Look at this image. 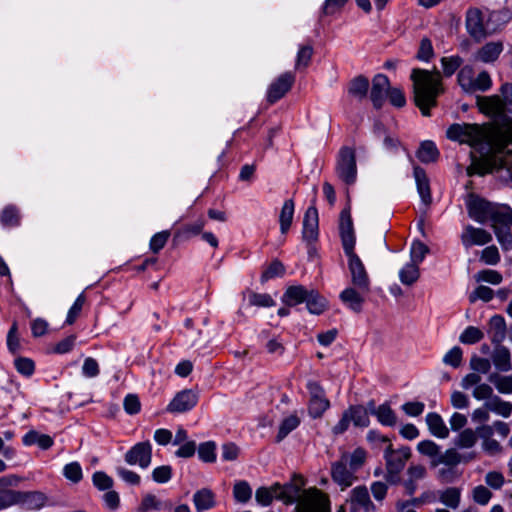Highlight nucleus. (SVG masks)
Here are the masks:
<instances>
[{"label":"nucleus","mask_w":512,"mask_h":512,"mask_svg":"<svg viewBox=\"0 0 512 512\" xmlns=\"http://www.w3.org/2000/svg\"><path fill=\"white\" fill-rule=\"evenodd\" d=\"M446 136L481 153H512V119L505 120L493 132L479 124L455 123L449 126Z\"/></svg>","instance_id":"nucleus-1"},{"label":"nucleus","mask_w":512,"mask_h":512,"mask_svg":"<svg viewBox=\"0 0 512 512\" xmlns=\"http://www.w3.org/2000/svg\"><path fill=\"white\" fill-rule=\"evenodd\" d=\"M305 479L293 474L291 480L283 485L274 484L275 498L286 505L296 503L294 512H331L330 497L316 487L304 489Z\"/></svg>","instance_id":"nucleus-2"},{"label":"nucleus","mask_w":512,"mask_h":512,"mask_svg":"<svg viewBox=\"0 0 512 512\" xmlns=\"http://www.w3.org/2000/svg\"><path fill=\"white\" fill-rule=\"evenodd\" d=\"M415 105L424 116L430 115V109L436 106L437 97L443 92L442 77L439 71H428L420 68L412 70Z\"/></svg>","instance_id":"nucleus-3"},{"label":"nucleus","mask_w":512,"mask_h":512,"mask_svg":"<svg viewBox=\"0 0 512 512\" xmlns=\"http://www.w3.org/2000/svg\"><path fill=\"white\" fill-rule=\"evenodd\" d=\"M494 15V13H490L486 19L480 9L469 8L466 12L465 19V25L468 34L477 42H480L489 35L493 34L496 29L491 27L489 22Z\"/></svg>","instance_id":"nucleus-4"},{"label":"nucleus","mask_w":512,"mask_h":512,"mask_svg":"<svg viewBox=\"0 0 512 512\" xmlns=\"http://www.w3.org/2000/svg\"><path fill=\"white\" fill-rule=\"evenodd\" d=\"M338 178L347 185L355 183L357 178V166L355 152L349 147H343L338 155L336 167Z\"/></svg>","instance_id":"nucleus-5"},{"label":"nucleus","mask_w":512,"mask_h":512,"mask_svg":"<svg viewBox=\"0 0 512 512\" xmlns=\"http://www.w3.org/2000/svg\"><path fill=\"white\" fill-rule=\"evenodd\" d=\"M348 258V269L351 275V283L361 292H369L370 279L364 263L355 253L354 249L344 250Z\"/></svg>","instance_id":"nucleus-6"},{"label":"nucleus","mask_w":512,"mask_h":512,"mask_svg":"<svg viewBox=\"0 0 512 512\" xmlns=\"http://www.w3.org/2000/svg\"><path fill=\"white\" fill-rule=\"evenodd\" d=\"M307 389L310 394L309 414L312 418H320L330 407V402L325 396L324 389L316 381H309Z\"/></svg>","instance_id":"nucleus-7"},{"label":"nucleus","mask_w":512,"mask_h":512,"mask_svg":"<svg viewBox=\"0 0 512 512\" xmlns=\"http://www.w3.org/2000/svg\"><path fill=\"white\" fill-rule=\"evenodd\" d=\"M349 512H374L375 506L370 499L366 486L360 485L353 488L346 499Z\"/></svg>","instance_id":"nucleus-8"},{"label":"nucleus","mask_w":512,"mask_h":512,"mask_svg":"<svg viewBox=\"0 0 512 512\" xmlns=\"http://www.w3.org/2000/svg\"><path fill=\"white\" fill-rule=\"evenodd\" d=\"M129 465H138L146 469L152 462V445L149 441L138 442L133 445L124 456Z\"/></svg>","instance_id":"nucleus-9"},{"label":"nucleus","mask_w":512,"mask_h":512,"mask_svg":"<svg viewBox=\"0 0 512 512\" xmlns=\"http://www.w3.org/2000/svg\"><path fill=\"white\" fill-rule=\"evenodd\" d=\"M295 82V75L293 72H285L277 77L267 89V101L270 104H274L282 97H284L288 91L292 88Z\"/></svg>","instance_id":"nucleus-10"},{"label":"nucleus","mask_w":512,"mask_h":512,"mask_svg":"<svg viewBox=\"0 0 512 512\" xmlns=\"http://www.w3.org/2000/svg\"><path fill=\"white\" fill-rule=\"evenodd\" d=\"M411 449L407 446L393 449L392 444L389 443L384 452V459L386 469H391L394 472H401L406 462L411 458Z\"/></svg>","instance_id":"nucleus-11"},{"label":"nucleus","mask_w":512,"mask_h":512,"mask_svg":"<svg viewBox=\"0 0 512 512\" xmlns=\"http://www.w3.org/2000/svg\"><path fill=\"white\" fill-rule=\"evenodd\" d=\"M197 402L198 393L191 389H185L174 396L166 410L170 413H184L193 409Z\"/></svg>","instance_id":"nucleus-12"},{"label":"nucleus","mask_w":512,"mask_h":512,"mask_svg":"<svg viewBox=\"0 0 512 512\" xmlns=\"http://www.w3.org/2000/svg\"><path fill=\"white\" fill-rule=\"evenodd\" d=\"M493 206L494 203L488 202L474 194H471L467 201L469 216L479 223L488 222Z\"/></svg>","instance_id":"nucleus-13"},{"label":"nucleus","mask_w":512,"mask_h":512,"mask_svg":"<svg viewBox=\"0 0 512 512\" xmlns=\"http://www.w3.org/2000/svg\"><path fill=\"white\" fill-rule=\"evenodd\" d=\"M12 506L21 504L26 509L37 510L44 506L46 497L43 493L38 491L22 492L11 490Z\"/></svg>","instance_id":"nucleus-14"},{"label":"nucleus","mask_w":512,"mask_h":512,"mask_svg":"<svg viewBox=\"0 0 512 512\" xmlns=\"http://www.w3.org/2000/svg\"><path fill=\"white\" fill-rule=\"evenodd\" d=\"M354 473L355 472L341 459L334 462L331 466L332 480L341 486L342 490L350 487L356 480Z\"/></svg>","instance_id":"nucleus-15"},{"label":"nucleus","mask_w":512,"mask_h":512,"mask_svg":"<svg viewBox=\"0 0 512 512\" xmlns=\"http://www.w3.org/2000/svg\"><path fill=\"white\" fill-rule=\"evenodd\" d=\"M461 241L466 248L473 245L482 246L492 241V235L485 229L468 225L462 232Z\"/></svg>","instance_id":"nucleus-16"},{"label":"nucleus","mask_w":512,"mask_h":512,"mask_svg":"<svg viewBox=\"0 0 512 512\" xmlns=\"http://www.w3.org/2000/svg\"><path fill=\"white\" fill-rule=\"evenodd\" d=\"M390 90V81L384 74H377L372 81V89L370 93L371 101L375 108L382 107L385 98Z\"/></svg>","instance_id":"nucleus-17"},{"label":"nucleus","mask_w":512,"mask_h":512,"mask_svg":"<svg viewBox=\"0 0 512 512\" xmlns=\"http://www.w3.org/2000/svg\"><path fill=\"white\" fill-rule=\"evenodd\" d=\"M426 475L427 470L425 466L421 464H411L406 471V478L402 482L405 494L412 496L418 489V482L424 479Z\"/></svg>","instance_id":"nucleus-18"},{"label":"nucleus","mask_w":512,"mask_h":512,"mask_svg":"<svg viewBox=\"0 0 512 512\" xmlns=\"http://www.w3.org/2000/svg\"><path fill=\"white\" fill-rule=\"evenodd\" d=\"M340 235L344 250L354 249L355 235L349 209H344L340 215Z\"/></svg>","instance_id":"nucleus-19"},{"label":"nucleus","mask_w":512,"mask_h":512,"mask_svg":"<svg viewBox=\"0 0 512 512\" xmlns=\"http://www.w3.org/2000/svg\"><path fill=\"white\" fill-rule=\"evenodd\" d=\"M318 211L315 206H310L303 219V239L308 242L315 241L318 237Z\"/></svg>","instance_id":"nucleus-20"},{"label":"nucleus","mask_w":512,"mask_h":512,"mask_svg":"<svg viewBox=\"0 0 512 512\" xmlns=\"http://www.w3.org/2000/svg\"><path fill=\"white\" fill-rule=\"evenodd\" d=\"M487 334L494 345L501 344L507 335V326L503 316L494 315L489 319Z\"/></svg>","instance_id":"nucleus-21"},{"label":"nucleus","mask_w":512,"mask_h":512,"mask_svg":"<svg viewBox=\"0 0 512 512\" xmlns=\"http://www.w3.org/2000/svg\"><path fill=\"white\" fill-rule=\"evenodd\" d=\"M478 105L480 110L488 115H501L505 111V107L509 106L502 96V98L498 95L481 97L478 100Z\"/></svg>","instance_id":"nucleus-22"},{"label":"nucleus","mask_w":512,"mask_h":512,"mask_svg":"<svg viewBox=\"0 0 512 512\" xmlns=\"http://www.w3.org/2000/svg\"><path fill=\"white\" fill-rule=\"evenodd\" d=\"M414 178L417 185V191L420 195L422 202L425 206H429L432 202L431 190L429 179L423 168L419 166L414 167Z\"/></svg>","instance_id":"nucleus-23"},{"label":"nucleus","mask_w":512,"mask_h":512,"mask_svg":"<svg viewBox=\"0 0 512 512\" xmlns=\"http://www.w3.org/2000/svg\"><path fill=\"white\" fill-rule=\"evenodd\" d=\"M493 230L496 227H508L512 225V209L506 205L494 204L489 220Z\"/></svg>","instance_id":"nucleus-24"},{"label":"nucleus","mask_w":512,"mask_h":512,"mask_svg":"<svg viewBox=\"0 0 512 512\" xmlns=\"http://www.w3.org/2000/svg\"><path fill=\"white\" fill-rule=\"evenodd\" d=\"M491 358L497 370L508 372L512 369L511 353L507 347L495 345Z\"/></svg>","instance_id":"nucleus-25"},{"label":"nucleus","mask_w":512,"mask_h":512,"mask_svg":"<svg viewBox=\"0 0 512 512\" xmlns=\"http://www.w3.org/2000/svg\"><path fill=\"white\" fill-rule=\"evenodd\" d=\"M365 293L358 290L355 286L349 287L341 292L340 299L354 312H360L364 302L363 294Z\"/></svg>","instance_id":"nucleus-26"},{"label":"nucleus","mask_w":512,"mask_h":512,"mask_svg":"<svg viewBox=\"0 0 512 512\" xmlns=\"http://www.w3.org/2000/svg\"><path fill=\"white\" fill-rule=\"evenodd\" d=\"M310 290L302 285L289 286L282 296V302L287 306H295L306 301Z\"/></svg>","instance_id":"nucleus-27"},{"label":"nucleus","mask_w":512,"mask_h":512,"mask_svg":"<svg viewBox=\"0 0 512 512\" xmlns=\"http://www.w3.org/2000/svg\"><path fill=\"white\" fill-rule=\"evenodd\" d=\"M426 424L430 433L441 439L449 436V429L446 426L442 417L436 412H430L426 415Z\"/></svg>","instance_id":"nucleus-28"},{"label":"nucleus","mask_w":512,"mask_h":512,"mask_svg":"<svg viewBox=\"0 0 512 512\" xmlns=\"http://www.w3.org/2000/svg\"><path fill=\"white\" fill-rule=\"evenodd\" d=\"M439 501L446 506L456 510L461 503V489L458 487H448L438 492Z\"/></svg>","instance_id":"nucleus-29"},{"label":"nucleus","mask_w":512,"mask_h":512,"mask_svg":"<svg viewBox=\"0 0 512 512\" xmlns=\"http://www.w3.org/2000/svg\"><path fill=\"white\" fill-rule=\"evenodd\" d=\"M347 413L350 421L356 427L365 428L370 424V419L368 415V410L362 405H353L350 406L347 410Z\"/></svg>","instance_id":"nucleus-30"},{"label":"nucleus","mask_w":512,"mask_h":512,"mask_svg":"<svg viewBox=\"0 0 512 512\" xmlns=\"http://www.w3.org/2000/svg\"><path fill=\"white\" fill-rule=\"evenodd\" d=\"M193 503L197 512H203L214 507L215 496L211 490L203 488L194 494Z\"/></svg>","instance_id":"nucleus-31"},{"label":"nucleus","mask_w":512,"mask_h":512,"mask_svg":"<svg viewBox=\"0 0 512 512\" xmlns=\"http://www.w3.org/2000/svg\"><path fill=\"white\" fill-rule=\"evenodd\" d=\"M503 50L501 42H489L485 44L476 55V58L484 63L495 61Z\"/></svg>","instance_id":"nucleus-32"},{"label":"nucleus","mask_w":512,"mask_h":512,"mask_svg":"<svg viewBox=\"0 0 512 512\" xmlns=\"http://www.w3.org/2000/svg\"><path fill=\"white\" fill-rule=\"evenodd\" d=\"M373 415L381 425L393 427L397 424V415L387 402L379 405Z\"/></svg>","instance_id":"nucleus-33"},{"label":"nucleus","mask_w":512,"mask_h":512,"mask_svg":"<svg viewBox=\"0 0 512 512\" xmlns=\"http://www.w3.org/2000/svg\"><path fill=\"white\" fill-rule=\"evenodd\" d=\"M473 458H474V455H470V457L468 459H463L462 455L455 448H450V449H447L444 453L440 452L439 457L437 459L433 460L432 464L434 466H437L440 464H444L447 466H456L463 460L466 461V460H470Z\"/></svg>","instance_id":"nucleus-34"},{"label":"nucleus","mask_w":512,"mask_h":512,"mask_svg":"<svg viewBox=\"0 0 512 512\" xmlns=\"http://www.w3.org/2000/svg\"><path fill=\"white\" fill-rule=\"evenodd\" d=\"M485 407L505 418L512 414V403L502 400L499 396H493L489 401H486Z\"/></svg>","instance_id":"nucleus-35"},{"label":"nucleus","mask_w":512,"mask_h":512,"mask_svg":"<svg viewBox=\"0 0 512 512\" xmlns=\"http://www.w3.org/2000/svg\"><path fill=\"white\" fill-rule=\"evenodd\" d=\"M366 455V451L359 447L352 453H343L340 459L343 460L352 469V471L356 472L365 463Z\"/></svg>","instance_id":"nucleus-36"},{"label":"nucleus","mask_w":512,"mask_h":512,"mask_svg":"<svg viewBox=\"0 0 512 512\" xmlns=\"http://www.w3.org/2000/svg\"><path fill=\"white\" fill-rule=\"evenodd\" d=\"M300 423L301 420L297 414H291L285 417L279 425L276 442H281L283 439H285L290 432L295 430L300 425Z\"/></svg>","instance_id":"nucleus-37"},{"label":"nucleus","mask_w":512,"mask_h":512,"mask_svg":"<svg viewBox=\"0 0 512 512\" xmlns=\"http://www.w3.org/2000/svg\"><path fill=\"white\" fill-rule=\"evenodd\" d=\"M294 215V202L292 199H288L284 202L280 215H279V223H280V231L282 234H286L292 224Z\"/></svg>","instance_id":"nucleus-38"},{"label":"nucleus","mask_w":512,"mask_h":512,"mask_svg":"<svg viewBox=\"0 0 512 512\" xmlns=\"http://www.w3.org/2000/svg\"><path fill=\"white\" fill-rule=\"evenodd\" d=\"M417 157L423 163H431L437 160L439 151L434 142L424 141L417 151Z\"/></svg>","instance_id":"nucleus-39"},{"label":"nucleus","mask_w":512,"mask_h":512,"mask_svg":"<svg viewBox=\"0 0 512 512\" xmlns=\"http://www.w3.org/2000/svg\"><path fill=\"white\" fill-rule=\"evenodd\" d=\"M476 432L471 428L463 429L454 439V445L459 449H470L477 443Z\"/></svg>","instance_id":"nucleus-40"},{"label":"nucleus","mask_w":512,"mask_h":512,"mask_svg":"<svg viewBox=\"0 0 512 512\" xmlns=\"http://www.w3.org/2000/svg\"><path fill=\"white\" fill-rule=\"evenodd\" d=\"M419 276V265L414 262L407 263L399 272L401 283L408 286L414 284Z\"/></svg>","instance_id":"nucleus-41"},{"label":"nucleus","mask_w":512,"mask_h":512,"mask_svg":"<svg viewBox=\"0 0 512 512\" xmlns=\"http://www.w3.org/2000/svg\"><path fill=\"white\" fill-rule=\"evenodd\" d=\"M369 88V81L364 76H357L351 80L348 92L353 97L363 99L367 95Z\"/></svg>","instance_id":"nucleus-42"},{"label":"nucleus","mask_w":512,"mask_h":512,"mask_svg":"<svg viewBox=\"0 0 512 512\" xmlns=\"http://www.w3.org/2000/svg\"><path fill=\"white\" fill-rule=\"evenodd\" d=\"M0 222L4 227H15L20 224V213L16 206L8 205L0 213Z\"/></svg>","instance_id":"nucleus-43"},{"label":"nucleus","mask_w":512,"mask_h":512,"mask_svg":"<svg viewBox=\"0 0 512 512\" xmlns=\"http://www.w3.org/2000/svg\"><path fill=\"white\" fill-rule=\"evenodd\" d=\"M172 503L166 502L162 503L159 501L155 495L148 494L144 496L142 499L141 505L139 507L140 512H148L150 510H162V509H171Z\"/></svg>","instance_id":"nucleus-44"},{"label":"nucleus","mask_w":512,"mask_h":512,"mask_svg":"<svg viewBox=\"0 0 512 512\" xmlns=\"http://www.w3.org/2000/svg\"><path fill=\"white\" fill-rule=\"evenodd\" d=\"M457 78L459 85L465 92L473 93L474 70L471 66L466 65L462 67L458 73Z\"/></svg>","instance_id":"nucleus-45"},{"label":"nucleus","mask_w":512,"mask_h":512,"mask_svg":"<svg viewBox=\"0 0 512 512\" xmlns=\"http://www.w3.org/2000/svg\"><path fill=\"white\" fill-rule=\"evenodd\" d=\"M306 306L312 314H321L326 307L325 299L319 296L318 292L311 289L306 299Z\"/></svg>","instance_id":"nucleus-46"},{"label":"nucleus","mask_w":512,"mask_h":512,"mask_svg":"<svg viewBox=\"0 0 512 512\" xmlns=\"http://www.w3.org/2000/svg\"><path fill=\"white\" fill-rule=\"evenodd\" d=\"M484 338V333L478 327L468 326L460 335L459 341L463 344H475Z\"/></svg>","instance_id":"nucleus-47"},{"label":"nucleus","mask_w":512,"mask_h":512,"mask_svg":"<svg viewBox=\"0 0 512 512\" xmlns=\"http://www.w3.org/2000/svg\"><path fill=\"white\" fill-rule=\"evenodd\" d=\"M312 55L313 47L311 45L300 46L296 57L295 69L302 70L307 68L308 65L310 64Z\"/></svg>","instance_id":"nucleus-48"},{"label":"nucleus","mask_w":512,"mask_h":512,"mask_svg":"<svg viewBox=\"0 0 512 512\" xmlns=\"http://www.w3.org/2000/svg\"><path fill=\"white\" fill-rule=\"evenodd\" d=\"M489 381L493 383L496 389L502 394H512V376H500L493 374L489 377Z\"/></svg>","instance_id":"nucleus-49"},{"label":"nucleus","mask_w":512,"mask_h":512,"mask_svg":"<svg viewBox=\"0 0 512 512\" xmlns=\"http://www.w3.org/2000/svg\"><path fill=\"white\" fill-rule=\"evenodd\" d=\"M233 495L236 501L246 503L252 496V489L246 481H239L233 487Z\"/></svg>","instance_id":"nucleus-50"},{"label":"nucleus","mask_w":512,"mask_h":512,"mask_svg":"<svg viewBox=\"0 0 512 512\" xmlns=\"http://www.w3.org/2000/svg\"><path fill=\"white\" fill-rule=\"evenodd\" d=\"M474 278L477 282H487L492 285H498L503 280L501 273L492 269L481 270L475 274Z\"/></svg>","instance_id":"nucleus-51"},{"label":"nucleus","mask_w":512,"mask_h":512,"mask_svg":"<svg viewBox=\"0 0 512 512\" xmlns=\"http://www.w3.org/2000/svg\"><path fill=\"white\" fill-rule=\"evenodd\" d=\"M471 497L475 503L481 506H485L491 500L492 492L489 490L488 487L484 485H478L472 489Z\"/></svg>","instance_id":"nucleus-52"},{"label":"nucleus","mask_w":512,"mask_h":512,"mask_svg":"<svg viewBox=\"0 0 512 512\" xmlns=\"http://www.w3.org/2000/svg\"><path fill=\"white\" fill-rule=\"evenodd\" d=\"M85 302H86V297H85L84 293H81L76 298L75 302L70 307V309L67 313L66 323L68 325H72L77 320V318L80 316L81 311L85 305Z\"/></svg>","instance_id":"nucleus-53"},{"label":"nucleus","mask_w":512,"mask_h":512,"mask_svg":"<svg viewBox=\"0 0 512 512\" xmlns=\"http://www.w3.org/2000/svg\"><path fill=\"white\" fill-rule=\"evenodd\" d=\"M417 450L420 454L437 459L440 454V447L432 440H423L418 443Z\"/></svg>","instance_id":"nucleus-54"},{"label":"nucleus","mask_w":512,"mask_h":512,"mask_svg":"<svg viewBox=\"0 0 512 512\" xmlns=\"http://www.w3.org/2000/svg\"><path fill=\"white\" fill-rule=\"evenodd\" d=\"M462 63L463 59L460 56L442 57L441 64L444 75L446 77L452 76Z\"/></svg>","instance_id":"nucleus-55"},{"label":"nucleus","mask_w":512,"mask_h":512,"mask_svg":"<svg viewBox=\"0 0 512 512\" xmlns=\"http://www.w3.org/2000/svg\"><path fill=\"white\" fill-rule=\"evenodd\" d=\"M216 445L212 441L200 444L198 448L199 458L207 463H212L216 460Z\"/></svg>","instance_id":"nucleus-56"},{"label":"nucleus","mask_w":512,"mask_h":512,"mask_svg":"<svg viewBox=\"0 0 512 512\" xmlns=\"http://www.w3.org/2000/svg\"><path fill=\"white\" fill-rule=\"evenodd\" d=\"M63 474L66 479L73 483H78L82 480V468L78 462H71L64 466Z\"/></svg>","instance_id":"nucleus-57"},{"label":"nucleus","mask_w":512,"mask_h":512,"mask_svg":"<svg viewBox=\"0 0 512 512\" xmlns=\"http://www.w3.org/2000/svg\"><path fill=\"white\" fill-rule=\"evenodd\" d=\"M493 297H494V291L490 287L484 286V285H479L474 291H472L469 294V301L471 303H474L477 300L489 302L493 299Z\"/></svg>","instance_id":"nucleus-58"},{"label":"nucleus","mask_w":512,"mask_h":512,"mask_svg":"<svg viewBox=\"0 0 512 512\" xmlns=\"http://www.w3.org/2000/svg\"><path fill=\"white\" fill-rule=\"evenodd\" d=\"M249 304L256 307H272L275 305V301L269 294L251 292Z\"/></svg>","instance_id":"nucleus-59"},{"label":"nucleus","mask_w":512,"mask_h":512,"mask_svg":"<svg viewBox=\"0 0 512 512\" xmlns=\"http://www.w3.org/2000/svg\"><path fill=\"white\" fill-rule=\"evenodd\" d=\"M275 498L274 484L270 487H260L256 490L255 499L257 503L263 506H268Z\"/></svg>","instance_id":"nucleus-60"},{"label":"nucleus","mask_w":512,"mask_h":512,"mask_svg":"<svg viewBox=\"0 0 512 512\" xmlns=\"http://www.w3.org/2000/svg\"><path fill=\"white\" fill-rule=\"evenodd\" d=\"M428 252L429 249L424 243L420 241L413 242L410 251L411 262H414L419 265L424 260Z\"/></svg>","instance_id":"nucleus-61"},{"label":"nucleus","mask_w":512,"mask_h":512,"mask_svg":"<svg viewBox=\"0 0 512 512\" xmlns=\"http://www.w3.org/2000/svg\"><path fill=\"white\" fill-rule=\"evenodd\" d=\"M494 233L504 250H509L512 248V234L510 232L509 226L496 227V229H494Z\"/></svg>","instance_id":"nucleus-62"},{"label":"nucleus","mask_w":512,"mask_h":512,"mask_svg":"<svg viewBox=\"0 0 512 512\" xmlns=\"http://www.w3.org/2000/svg\"><path fill=\"white\" fill-rule=\"evenodd\" d=\"M480 260L487 265H496L500 261V254L495 245H491L482 250Z\"/></svg>","instance_id":"nucleus-63"},{"label":"nucleus","mask_w":512,"mask_h":512,"mask_svg":"<svg viewBox=\"0 0 512 512\" xmlns=\"http://www.w3.org/2000/svg\"><path fill=\"white\" fill-rule=\"evenodd\" d=\"M484 480L486 485L494 490L501 489L505 483L504 475L498 471H489Z\"/></svg>","instance_id":"nucleus-64"}]
</instances>
